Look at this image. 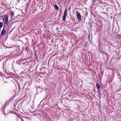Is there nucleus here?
I'll return each mask as SVG.
<instances>
[{"instance_id": "1", "label": "nucleus", "mask_w": 121, "mask_h": 121, "mask_svg": "<svg viewBox=\"0 0 121 121\" xmlns=\"http://www.w3.org/2000/svg\"><path fill=\"white\" fill-rule=\"evenodd\" d=\"M67 9L66 8L64 12V14L62 20L63 21H65V20L67 14Z\"/></svg>"}, {"instance_id": "2", "label": "nucleus", "mask_w": 121, "mask_h": 121, "mask_svg": "<svg viewBox=\"0 0 121 121\" xmlns=\"http://www.w3.org/2000/svg\"><path fill=\"white\" fill-rule=\"evenodd\" d=\"M76 15L78 20L81 21V15L79 12L77 11L76 12Z\"/></svg>"}, {"instance_id": "3", "label": "nucleus", "mask_w": 121, "mask_h": 121, "mask_svg": "<svg viewBox=\"0 0 121 121\" xmlns=\"http://www.w3.org/2000/svg\"><path fill=\"white\" fill-rule=\"evenodd\" d=\"M4 19L5 21V24H7L8 22V17L7 15H4Z\"/></svg>"}, {"instance_id": "4", "label": "nucleus", "mask_w": 121, "mask_h": 121, "mask_svg": "<svg viewBox=\"0 0 121 121\" xmlns=\"http://www.w3.org/2000/svg\"><path fill=\"white\" fill-rule=\"evenodd\" d=\"M4 27H4L3 28V29L2 30V32H1V35H4L6 33V31L5 30Z\"/></svg>"}, {"instance_id": "5", "label": "nucleus", "mask_w": 121, "mask_h": 121, "mask_svg": "<svg viewBox=\"0 0 121 121\" xmlns=\"http://www.w3.org/2000/svg\"><path fill=\"white\" fill-rule=\"evenodd\" d=\"M11 14V17L12 19L13 17V16H14V11H11L10 12Z\"/></svg>"}, {"instance_id": "6", "label": "nucleus", "mask_w": 121, "mask_h": 121, "mask_svg": "<svg viewBox=\"0 0 121 121\" xmlns=\"http://www.w3.org/2000/svg\"><path fill=\"white\" fill-rule=\"evenodd\" d=\"M93 1V2L94 4H96L97 3H98L99 2L97 0H92Z\"/></svg>"}, {"instance_id": "7", "label": "nucleus", "mask_w": 121, "mask_h": 121, "mask_svg": "<svg viewBox=\"0 0 121 121\" xmlns=\"http://www.w3.org/2000/svg\"><path fill=\"white\" fill-rule=\"evenodd\" d=\"M96 86L98 89H99L100 88V86L99 84L97 83L96 84Z\"/></svg>"}, {"instance_id": "8", "label": "nucleus", "mask_w": 121, "mask_h": 121, "mask_svg": "<svg viewBox=\"0 0 121 121\" xmlns=\"http://www.w3.org/2000/svg\"><path fill=\"white\" fill-rule=\"evenodd\" d=\"M54 7L57 10H59V8L58 7L57 5L56 4H55L54 5Z\"/></svg>"}, {"instance_id": "9", "label": "nucleus", "mask_w": 121, "mask_h": 121, "mask_svg": "<svg viewBox=\"0 0 121 121\" xmlns=\"http://www.w3.org/2000/svg\"><path fill=\"white\" fill-rule=\"evenodd\" d=\"M3 24L2 22H0V29L3 26Z\"/></svg>"}, {"instance_id": "10", "label": "nucleus", "mask_w": 121, "mask_h": 121, "mask_svg": "<svg viewBox=\"0 0 121 121\" xmlns=\"http://www.w3.org/2000/svg\"><path fill=\"white\" fill-rule=\"evenodd\" d=\"M9 103V101H7L5 103L4 107V109L5 107H6V105L7 104H8Z\"/></svg>"}, {"instance_id": "11", "label": "nucleus", "mask_w": 121, "mask_h": 121, "mask_svg": "<svg viewBox=\"0 0 121 121\" xmlns=\"http://www.w3.org/2000/svg\"><path fill=\"white\" fill-rule=\"evenodd\" d=\"M101 93H99V94H98V95H99V99H100L101 98Z\"/></svg>"}, {"instance_id": "12", "label": "nucleus", "mask_w": 121, "mask_h": 121, "mask_svg": "<svg viewBox=\"0 0 121 121\" xmlns=\"http://www.w3.org/2000/svg\"><path fill=\"white\" fill-rule=\"evenodd\" d=\"M26 84L28 86H30V83L29 82H26Z\"/></svg>"}, {"instance_id": "13", "label": "nucleus", "mask_w": 121, "mask_h": 121, "mask_svg": "<svg viewBox=\"0 0 121 121\" xmlns=\"http://www.w3.org/2000/svg\"><path fill=\"white\" fill-rule=\"evenodd\" d=\"M98 94H99L100 93H101L100 90H99V91H98Z\"/></svg>"}, {"instance_id": "14", "label": "nucleus", "mask_w": 121, "mask_h": 121, "mask_svg": "<svg viewBox=\"0 0 121 121\" xmlns=\"http://www.w3.org/2000/svg\"><path fill=\"white\" fill-rule=\"evenodd\" d=\"M18 1V3L19 2V0H17Z\"/></svg>"}, {"instance_id": "15", "label": "nucleus", "mask_w": 121, "mask_h": 121, "mask_svg": "<svg viewBox=\"0 0 121 121\" xmlns=\"http://www.w3.org/2000/svg\"><path fill=\"white\" fill-rule=\"evenodd\" d=\"M70 9H71V8H69V9H68V10L69 11V10H70Z\"/></svg>"}, {"instance_id": "16", "label": "nucleus", "mask_w": 121, "mask_h": 121, "mask_svg": "<svg viewBox=\"0 0 121 121\" xmlns=\"http://www.w3.org/2000/svg\"><path fill=\"white\" fill-rule=\"evenodd\" d=\"M4 82H5V83H7V82H5V81H4Z\"/></svg>"}, {"instance_id": "17", "label": "nucleus", "mask_w": 121, "mask_h": 121, "mask_svg": "<svg viewBox=\"0 0 121 121\" xmlns=\"http://www.w3.org/2000/svg\"><path fill=\"white\" fill-rule=\"evenodd\" d=\"M101 7V8H102V9H103V8L102 7Z\"/></svg>"}, {"instance_id": "18", "label": "nucleus", "mask_w": 121, "mask_h": 121, "mask_svg": "<svg viewBox=\"0 0 121 121\" xmlns=\"http://www.w3.org/2000/svg\"><path fill=\"white\" fill-rule=\"evenodd\" d=\"M22 121H23V120H22Z\"/></svg>"}, {"instance_id": "19", "label": "nucleus", "mask_w": 121, "mask_h": 121, "mask_svg": "<svg viewBox=\"0 0 121 121\" xmlns=\"http://www.w3.org/2000/svg\"><path fill=\"white\" fill-rule=\"evenodd\" d=\"M3 21L4 22V20H3Z\"/></svg>"}]
</instances>
